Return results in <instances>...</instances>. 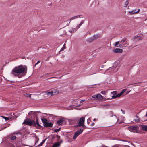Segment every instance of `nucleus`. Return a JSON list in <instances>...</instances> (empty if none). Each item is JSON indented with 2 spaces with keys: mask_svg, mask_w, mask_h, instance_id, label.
<instances>
[{
  "mask_svg": "<svg viewBox=\"0 0 147 147\" xmlns=\"http://www.w3.org/2000/svg\"><path fill=\"white\" fill-rule=\"evenodd\" d=\"M56 136L57 138V141H59L60 140V136L57 135H56Z\"/></svg>",
  "mask_w": 147,
  "mask_h": 147,
  "instance_id": "obj_35",
  "label": "nucleus"
},
{
  "mask_svg": "<svg viewBox=\"0 0 147 147\" xmlns=\"http://www.w3.org/2000/svg\"><path fill=\"white\" fill-rule=\"evenodd\" d=\"M140 11V9H138V10L137 11H136V10H133L131 12H130V13L131 14H135L137 13Z\"/></svg>",
  "mask_w": 147,
  "mask_h": 147,
  "instance_id": "obj_16",
  "label": "nucleus"
},
{
  "mask_svg": "<svg viewBox=\"0 0 147 147\" xmlns=\"http://www.w3.org/2000/svg\"><path fill=\"white\" fill-rule=\"evenodd\" d=\"M138 129L139 127L138 126H131L129 127V130L131 132H136Z\"/></svg>",
  "mask_w": 147,
  "mask_h": 147,
  "instance_id": "obj_8",
  "label": "nucleus"
},
{
  "mask_svg": "<svg viewBox=\"0 0 147 147\" xmlns=\"http://www.w3.org/2000/svg\"><path fill=\"white\" fill-rule=\"evenodd\" d=\"M13 134H21V133L20 132H14Z\"/></svg>",
  "mask_w": 147,
  "mask_h": 147,
  "instance_id": "obj_41",
  "label": "nucleus"
},
{
  "mask_svg": "<svg viewBox=\"0 0 147 147\" xmlns=\"http://www.w3.org/2000/svg\"><path fill=\"white\" fill-rule=\"evenodd\" d=\"M40 62V61H37V62L36 63L35 65L38 64V63Z\"/></svg>",
  "mask_w": 147,
  "mask_h": 147,
  "instance_id": "obj_48",
  "label": "nucleus"
},
{
  "mask_svg": "<svg viewBox=\"0 0 147 147\" xmlns=\"http://www.w3.org/2000/svg\"><path fill=\"white\" fill-rule=\"evenodd\" d=\"M136 117L137 118H138V119L139 118V117H138V116H137V115H136Z\"/></svg>",
  "mask_w": 147,
  "mask_h": 147,
  "instance_id": "obj_51",
  "label": "nucleus"
},
{
  "mask_svg": "<svg viewBox=\"0 0 147 147\" xmlns=\"http://www.w3.org/2000/svg\"><path fill=\"white\" fill-rule=\"evenodd\" d=\"M123 94L121 92L120 93L118 94H117V95L116 96V97H120L122 94Z\"/></svg>",
  "mask_w": 147,
  "mask_h": 147,
  "instance_id": "obj_33",
  "label": "nucleus"
},
{
  "mask_svg": "<svg viewBox=\"0 0 147 147\" xmlns=\"http://www.w3.org/2000/svg\"><path fill=\"white\" fill-rule=\"evenodd\" d=\"M94 40H95L94 39V38H93V36H92V37L89 38L88 39V40L89 42H92L93 41H94Z\"/></svg>",
  "mask_w": 147,
  "mask_h": 147,
  "instance_id": "obj_20",
  "label": "nucleus"
},
{
  "mask_svg": "<svg viewBox=\"0 0 147 147\" xmlns=\"http://www.w3.org/2000/svg\"><path fill=\"white\" fill-rule=\"evenodd\" d=\"M123 51L122 49L119 48H116L113 50V52L115 53H121Z\"/></svg>",
  "mask_w": 147,
  "mask_h": 147,
  "instance_id": "obj_10",
  "label": "nucleus"
},
{
  "mask_svg": "<svg viewBox=\"0 0 147 147\" xmlns=\"http://www.w3.org/2000/svg\"><path fill=\"white\" fill-rule=\"evenodd\" d=\"M51 138H52V139H54L55 138V136L54 135H51Z\"/></svg>",
  "mask_w": 147,
  "mask_h": 147,
  "instance_id": "obj_43",
  "label": "nucleus"
},
{
  "mask_svg": "<svg viewBox=\"0 0 147 147\" xmlns=\"http://www.w3.org/2000/svg\"><path fill=\"white\" fill-rule=\"evenodd\" d=\"M85 101V100H81L80 102V103H82V102H84Z\"/></svg>",
  "mask_w": 147,
  "mask_h": 147,
  "instance_id": "obj_47",
  "label": "nucleus"
},
{
  "mask_svg": "<svg viewBox=\"0 0 147 147\" xmlns=\"http://www.w3.org/2000/svg\"><path fill=\"white\" fill-rule=\"evenodd\" d=\"M83 130L84 129H80L78 130L75 133L74 136L73 137V139H76L77 137L83 132Z\"/></svg>",
  "mask_w": 147,
  "mask_h": 147,
  "instance_id": "obj_7",
  "label": "nucleus"
},
{
  "mask_svg": "<svg viewBox=\"0 0 147 147\" xmlns=\"http://www.w3.org/2000/svg\"><path fill=\"white\" fill-rule=\"evenodd\" d=\"M107 91H103L101 92V93L103 94H105L107 93Z\"/></svg>",
  "mask_w": 147,
  "mask_h": 147,
  "instance_id": "obj_32",
  "label": "nucleus"
},
{
  "mask_svg": "<svg viewBox=\"0 0 147 147\" xmlns=\"http://www.w3.org/2000/svg\"><path fill=\"white\" fill-rule=\"evenodd\" d=\"M33 112V111H30V112H29L28 113V114L29 115H30V114H31Z\"/></svg>",
  "mask_w": 147,
  "mask_h": 147,
  "instance_id": "obj_46",
  "label": "nucleus"
},
{
  "mask_svg": "<svg viewBox=\"0 0 147 147\" xmlns=\"http://www.w3.org/2000/svg\"><path fill=\"white\" fill-rule=\"evenodd\" d=\"M64 121V118L63 117L61 118L57 121V123L59 125H61Z\"/></svg>",
  "mask_w": 147,
  "mask_h": 147,
  "instance_id": "obj_11",
  "label": "nucleus"
},
{
  "mask_svg": "<svg viewBox=\"0 0 147 147\" xmlns=\"http://www.w3.org/2000/svg\"><path fill=\"white\" fill-rule=\"evenodd\" d=\"M84 21L83 20H82L80 23L76 27V30H77L79 29L80 27L81 26L82 24H83L84 23Z\"/></svg>",
  "mask_w": 147,
  "mask_h": 147,
  "instance_id": "obj_13",
  "label": "nucleus"
},
{
  "mask_svg": "<svg viewBox=\"0 0 147 147\" xmlns=\"http://www.w3.org/2000/svg\"><path fill=\"white\" fill-rule=\"evenodd\" d=\"M140 120V118L138 119H135L134 120L135 121L136 123H138L139 122Z\"/></svg>",
  "mask_w": 147,
  "mask_h": 147,
  "instance_id": "obj_36",
  "label": "nucleus"
},
{
  "mask_svg": "<svg viewBox=\"0 0 147 147\" xmlns=\"http://www.w3.org/2000/svg\"><path fill=\"white\" fill-rule=\"evenodd\" d=\"M60 130H61V128H60L58 129H55L54 130V131L55 132H57L59 131H60Z\"/></svg>",
  "mask_w": 147,
  "mask_h": 147,
  "instance_id": "obj_30",
  "label": "nucleus"
},
{
  "mask_svg": "<svg viewBox=\"0 0 147 147\" xmlns=\"http://www.w3.org/2000/svg\"><path fill=\"white\" fill-rule=\"evenodd\" d=\"M94 40H95L100 37V35L99 34H97L96 35H94L93 36Z\"/></svg>",
  "mask_w": 147,
  "mask_h": 147,
  "instance_id": "obj_19",
  "label": "nucleus"
},
{
  "mask_svg": "<svg viewBox=\"0 0 147 147\" xmlns=\"http://www.w3.org/2000/svg\"><path fill=\"white\" fill-rule=\"evenodd\" d=\"M80 16H82V15H78L72 17L70 18V21H71V20H73L76 18L80 17Z\"/></svg>",
  "mask_w": 147,
  "mask_h": 147,
  "instance_id": "obj_14",
  "label": "nucleus"
},
{
  "mask_svg": "<svg viewBox=\"0 0 147 147\" xmlns=\"http://www.w3.org/2000/svg\"><path fill=\"white\" fill-rule=\"evenodd\" d=\"M92 97L93 98H95L96 99H98V94L94 95L93 96H92Z\"/></svg>",
  "mask_w": 147,
  "mask_h": 147,
  "instance_id": "obj_31",
  "label": "nucleus"
},
{
  "mask_svg": "<svg viewBox=\"0 0 147 147\" xmlns=\"http://www.w3.org/2000/svg\"><path fill=\"white\" fill-rule=\"evenodd\" d=\"M16 138V136L14 135H12L11 136H10L9 138L11 140H13L15 139Z\"/></svg>",
  "mask_w": 147,
  "mask_h": 147,
  "instance_id": "obj_24",
  "label": "nucleus"
},
{
  "mask_svg": "<svg viewBox=\"0 0 147 147\" xmlns=\"http://www.w3.org/2000/svg\"><path fill=\"white\" fill-rule=\"evenodd\" d=\"M107 115L109 117H113V121L115 122L116 123L118 122V119L117 117L116 116V115L115 114H114L113 112H112L111 111H110L108 112Z\"/></svg>",
  "mask_w": 147,
  "mask_h": 147,
  "instance_id": "obj_4",
  "label": "nucleus"
},
{
  "mask_svg": "<svg viewBox=\"0 0 147 147\" xmlns=\"http://www.w3.org/2000/svg\"><path fill=\"white\" fill-rule=\"evenodd\" d=\"M36 125H37L38 126V127H41V125L39 123V122L38 121V120L37 118L36 119ZM36 127H37L36 126Z\"/></svg>",
  "mask_w": 147,
  "mask_h": 147,
  "instance_id": "obj_25",
  "label": "nucleus"
},
{
  "mask_svg": "<svg viewBox=\"0 0 147 147\" xmlns=\"http://www.w3.org/2000/svg\"><path fill=\"white\" fill-rule=\"evenodd\" d=\"M61 0H58V3Z\"/></svg>",
  "mask_w": 147,
  "mask_h": 147,
  "instance_id": "obj_54",
  "label": "nucleus"
},
{
  "mask_svg": "<svg viewBox=\"0 0 147 147\" xmlns=\"http://www.w3.org/2000/svg\"><path fill=\"white\" fill-rule=\"evenodd\" d=\"M46 94L48 95H49L50 96H51L53 95V92L52 91L51 92H46Z\"/></svg>",
  "mask_w": 147,
  "mask_h": 147,
  "instance_id": "obj_18",
  "label": "nucleus"
},
{
  "mask_svg": "<svg viewBox=\"0 0 147 147\" xmlns=\"http://www.w3.org/2000/svg\"><path fill=\"white\" fill-rule=\"evenodd\" d=\"M104 67V65H102V66H101V67L102 68H103Z\"/></svg>",
  "mask_w": 147,
  "mask_h": 147,
  "instance_id": "obj_50",
  "label": "nucleus"
},
{
  "mask_svg": "<svg viewBox=\"0 0 147 147\" xmlns=\"http://www.w3.org/2000/svg\"><path fill=\"white\" fill-rule=\"evenodd\" d=\"M28 94H27V93H26L25 94H24V95L26 96H28Z\"/></svg>",
  "mask_w": 147,
  "mask_h": 147,
  "instance_id": "obj_44",
  "label": "nucleus"
},
{
  "mask_svg": "<svg viewBox=\"0 0 147 147\" xmlns=\"http://www.w3.org/2000/svg\"><path fill=\"white\" fill-rule=\"evenodd\" d=\"M129 45L128 40L126 38H124L120 41V45L121 46L125 47Z\"/></svg>",
  "mask_w": 147,
  "mask_h": 147,
  "instance_id": "obj_5",
  "label": "nucleus"
},
{
  "mask_svg": "<svg viewBox=\"0 0 147 147\" xmlns=\"http://www.w3.org/2000/svg\"><path fill=\"white\" fill-rule=\"evenodd\" d=\"M95 120H96V119H94V120H93V121H95Z\"/></svg>",
  "mask_w": 147,
  "mask_h": 147,
  "instance_id": "obj_53",
  "label": "nucleus"
},
{
  "mask_svg": "<svg viewBox=\"0 0 147 147\" xmlns=\"http://www.w3.org/2000/svg\"><path fill=\"white\" fill-rule=\"evenodd\" d=\"M37 113H39V112H40V111H39V112H37Z\"/></svg>",
  "mask_w": 147,
  "mask_h": 147,
  "instance_id": "obj_55",
  "label": "nucleus"
},
{
  "mask_svg": "<svg viewBox=\"0 0 147 147\" xmlns=\"http://www.w3.org/2000/svg\"><path fill=\"white\" fill-rule=\"evenodd\" d=\"M142 36L139 35H136L133 38V40L134 41H138L142 40Z\"/></svg>",
  "mask_w": 147,
  "mask_h": 147,
  "instance_id": "obj_9",
  "label": "nucleus"
},
{
  "mask_svg": "<svg viewBox=\"0 0 147 147\" xmlns=\"http://www.w3.org/2000/svg\"><path fill=\"white\" fill-rule=\"evenodd\" d=\"M111 94L113 95V96H112V97L113 98H117V97L116 96L117 95L116 91H113L111 92Z\"/></svg>",
  "mask_w": 147,
  "mask_h": 147,
  "instance_id": "obj_12",
  "label": "nucleus"
},
{
  "mask_svg": "<svg viewBox=\"0 0 147 147\" xmlns=\"http://www.w3.org/2000/svg\"><path fill=\"white\" fill-rule=\"evenodd\" d=\"M94 124H95V123H93L91 124V126H93L94 125Z\"/></svg>",
  "mask_w": 147,
  "mask_h": 147,
  "instance_id": "obj_45",
  "label": "nucleus"
},
{
  "mask_svg": "<svg viewBox=\"0 0 147 147\" xmlns=\"http://www.w3.org/2000/svg\"><path fill=\"white\" fill-rule=\"evenodd\" d=\"M113 69V67H110L109 68L107 69V70L106 71H107V70H110V69Z\"/></svg>",
  "mask_w": 147,
  "mask_h": 147,
  "instance_id": "obj_38",
  "label": "nucleus"
},
{
  "mask_svg": "<svg viewBox=\"0 0 147 147\" xmlns=\"http://www.w3.org/2000/svg\"><path fill=\"white\" fill-rule=\"evenodd\" d=\"M2 117L3 118H4L6 121L8 120L9 119V117H5L3 116H2Z\"/></svg>",
  "mask_w": 147,
  "mask_h": 147,
  "instance_id": "obj_34",
  "label": "nucleus"
},
{
  "mask_svg": "<svg viewBox=\"0 0 147 147\" xmlns=\"http://www.w3.org/2000/svg\"><path fill=\"white\" fill-rule=\"evenodd\" d=\"M24 67L22 65L16 67L12 71L11 74L14 76H17L18 77L20 78L23 76V75L20 74L24 73L26 74L27 73V68L26 66Z\"/></svg>",
  "mask_w": 147,
  "mask_h": 147,
  "instance_id": "obj_1",
  "label": "nucleus"
},
{
  "mask_svg": "<svg viewBox=\"0 0 147 147\" xmlns=\"http://www.w3.org/2000/svg\"><path fill=\"white\" fill-rule=\"evenodd\" d=\"M58 142H57V143H60V144L61 143H62V142H63V140H60V141H58Z\"/></svg>",
  "mask_w": 147,
  "mask_h": 147,
  "instance_id": "obj_42",
  "label": "nucleus"
},
{
  "mask_svg": "<svg viewBox=\"0 0 147 147\" xmlns=\"http://www.w3.org/2000/svg\"><path fill=\"white\" fill-rule=\"evenodd\" d=\"M6 128V127H3V128L2 129H2H4L5 128Z\"/></svg>",
  "mask_w": 147,
  "mask_h": 147,
  "instance_id": "obj_52",
  "label": "nucleus"
},
{
  "mask_svg": "<svg viewBox=\"0 0 147 147\" xmlns=\"http://www.w3.org/2000/svg\"><path fill=\"white\" fill-rule=\"evenodd\" d=\"M31 94H29L28 96L30 98H31Z\"/></svg>",
  "mask_w": 147,
  "mask_h": 147,
  "instance_id": "obj_49",
  "label": "nucleus"
},
{
  "mask_svg": "<svg viewBox=\"0 0 147 147\" xmlns=\"http://www.w3.org/2000/svg\"><path fill=\"white\" fill-rule=\"evenodd\" d=\"M77 30H76V28H72V30L69 31V32H70L71 33L74 32H76Z\"/></svg>",
  "mask_w": 147,
  "mask_h": 147,
  "instance_id": "obj_27",
  "label": "nucleus"
},
{
  "mask_svg": "<svg viewBox=\"0 0 147 147\" xmlns=\"http://www.w3.org/2000/svg\"><path fill=\"white\" fill-rule=\"evenodd\" d=\"M23 124H25L27 125L31 126L33 125L34 127H36V125L35 121L34 120H31L30 119H26L22 123Z\"/></svg>",
  "mask_w": 147,
  "mask_h": 147,
  "instance_id": "obj_2",
  "label": "nucleus"
},
{
  "mask_svg": "<svg viewBox=\"0 0 147 147\" xmlns=\"http://www.w3.org/2000/svg\"><path fill=\"white\" fill-rule=\"evenodd\" d=\"M129 2V0H127L125 3L124 7H127Z\"/></svg>",
  "mask_w": 147,
  "mask_h": 147,
  "instance_id": "obj_26",
  "label": "nucleus"
},
{
  "mask_svg": "<svg viewBox=\"0 0 147 147\" xmlns=\"http://www.w3.org/2000/svg\"><path fill=\"white\" fill-rule=\"evenodd\" d=\"M46 139H45L44 140H43L37 146H40L42 145L43 144L45 141Z\"/></svg>",
  "mask_w": 147,
  "mask_h": 147,
  "instance_id": "obj_29",
  "label": "nucleus"
},
{
  "mask_svg": "<svg viewBox=\"0 0 147 147\" xmlns=\"http://www.w3.org/2000/svg\"><path fill=\"white\" fill-rule=\"evenodd\" d=\"M41 120L43 123V125L45 127H52L53 124L51 122H48V120L46 118H42Z\"/></svg>",
  "mask_w": 147,
  "mask_h": 147,
  "instance_id": "obj_3",
  "label": "nucleus"
},
{
  "mask_svg": "<svg viewBox=\"0 0 147 147\" xmlns=\"http://www.w3.org/2000/svg\"><path fill=\"white\" fill-rule=\"evenodd\" d=\"M119 42L120 43V41H119L116 42L115 44V46H116V47H121L120 45H119V46H118V45H119Z\"/></svg>",
  "mask_w": 147,
  "mask_h": 147,
  "instance_id": "obj_23",
  "label": "nucleus"
},
{
  "mask_svg": "<svg viewBox=\"0 0 147 147\" xmlns=\"http://www.w3.org/2000/svg\"><path fill=\"white\" fill-rule=\"evenodd\" d=\"M60 146V144L57 142H55L54 143L52 147H58Z\"/></svg>",
  "mask_w": 147,
  "mask_h": 147,
  "instance_id": "obj_17",
  "label": "nucleus"
},
{
  "mask_svg": "<svg viewBox=\"0 0 147 147\" xmlns=\"http://www.w3.org/2000/svg\"><path fill=\"white\" fill-rule=\"evenodd\" d=\"M62 76H61V77H51V78H60L61 77H62Z\"/></svg>",
  "mask_w": 147,
  "mask_h": 147,
  "instance_id": "obj_39",
  "label": "nucleus"
},
{
  "mask_svg": "<svg viewBox=\"0 0 147 147\" xmlns=\"http://www.w3.org/2000/svg\"><path fill=\"white\" fill-rule=\"evenodd\" d=\"M84 117H82L80 118L78 122V125H77V127H84L85 126L84 125Z\"/></svg>",
  "mask_w": 147,
  "mask_h": 147,
  "instance_id": "obj_6",
  "label": "nucleus"
},
{
  "mask_svg": "<svg viewBox=\"0 0 147 147\" xmlns=\"http://www.w3.org/2000/svg\"><path fill=\"white\" fill-rule=\"evenodd\" d=\"M53 92V95L59 93V92L57 90H55L52 91Z\"/></svg>",
  "mask_w": 147,
  "mask_h": 147,
  "instance_id": "obj_21",
  "label": "nucleus"
},
{
  "mask_svg": "<svg viewBox=\"0 0 147 147\" xmlns=\"http://www.w3.org/2000/svg\"><path fill=\"white\" fill-rule=\"evenodd\" d=\"M98 100H101L103 99L102 96L100 94H98Z\"/></svg>",
  "mask_w": 147,
  "mask_h": 147,
  "instance_id": "obj_22",
  "label": "nucleus"
},
{
  "mask_svg": "<svg viewBox=\"0 0 147 147\" xmlns=\"http://www.w3.org/2000/svg\"><path fill=\"white\" fill-rule=\"evenodd\" d=\"M35 138H36L35 143V144L34 145V146L35 145H36V143H37L38 142V141L39 140V138L38 137H37L36 136H35Z\"/></svg>",
  "mask_w": 147,
  "mask_h": 147,
  "instance_id": "obj_28",
  "label": "nucleus"
},
{
  "mask_svg": "<svg viewBox=\"0 0 147 147\" xmlns=\"http://www.w3.org/2000/svg\"><path fill=\"white\" fill-rule=\"evenodd\" d=\"M64 45H65V44L63 45V47L61 49V50H60L61 51H63L64 49H65V47L64 46Z\"/></svg>",
  "mask_w": 147,
  "mask_h": 147,
  "instance_id": "obj_37",
  "label": "nucleus"
},
{
  "mask_svg": "<svg viewBox=\"0 0 147 147\" xmlns=\"http://www.w3.org/2000/svg\"><path fill=\"white\" fill-rule=\"evenodd\" d=\"M126 90V89H123L121 92L123 94Z\"/></svg>",
  "mask_w": 147,
  "mask_h": 147,
  "instance_id": "obj_40",
  "label": "nucleus"
},
{
  "mask_svg": "<svg viewBox=\"0 0 147 147\" xmlns=\"http://www.w3.org/2000/svg\"><path fill=\"white\" fill-rule=\"evenodd\" d=\"M142 129V130L145 131H147V125H141Z\"/></svg>",
  "mask_w": 147,
  "mask_h": 147,
  "instance_id": "obj_15",
  "label": "nucleus"
}]
</instances>
